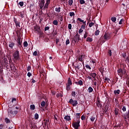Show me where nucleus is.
<instances>
[{"mask_svg":"<svg viewBox=\"0 0 129 129\" xmlns=\"http://www.w3.org/2000/svg\"><path fill=\"white\" fill-rule=\"evenodd\" d=\"M69 103H70V104H72L73 106L75 107L77 106V104H78V102L77 100H73V99H70L69 101Z\"/></svg>","mask_w":129,"mask_h":129,"instance_id":"20e7f679","label":"nucleus"},{"mask_svg":"<svg viewBox=\"0 0 129 129\" xmlns=\"http://www.w3.org/2000/svg\"><path fill=\"white\" fill-rule=\"evenodd\" d=\"M80 3L81 5H84L85 1L84 0H80Z\"/></svg>","mask_w":129,"mask_h":129,"instance_id":"5fc2aeb1","label":"nucleus"},{"mask_svg":"<svg viewBox=\"0 0 129 129\" xmlns=\"http://www.w3.org/2000/svg\"><path fill=\"white\" fill-rule=\"evenodd\" d=\"M97 101H96V105L98 107H100V108H101V107H102V104H101V103H100V100H99V98H97Z\"/></svg>","mask_w":129,"mask_h":129,"instance_id":"9b49d317","label":"nucleus"},{"mask_svg":"<svg viewBox=\"0 0 129 129\" xmlns=\"http://www.w3.org/2000/svg\"><path fill=\"white\" fill-rule=\"evenodd\" d=\"M6 61L7 60H6V59H3L2 60H1L0 65H1L2 68H4V64H5V63H6Z\"/></svg>","mask_w":129,"mask_h":129,"instance_id":"a211bd4d","label":"nucleus"},{"mask_svg":"<svg viewBox=\"0 0 129 129\" xmlns=\"http://www.w3.org/2000/svg\"><path fill=\"white\" fill-rule=\"evenodd\" d=\"M72 96H74V97H75V95H76V92L75 91H72Z\"/></svg>","mask_w":129,"mask_h":129,"instance_id":"6e6d98bb","label":"nucleus"},{"mask_svg":"<svg viewBox=\"0 0 129 129\" xmlns=\"http://www.w3.org/2000/svg\"><path fill=\"white\" fill-rule=\"evenodd\" d=\"M93 26H94V23L91 22L89 24V28H91Z\"/></svg>","mask_w":129,"mask_h":129,"instance_id":"de8ad7c7","label":"nucleus"},{"mask_svg":"<svg viewBox=\"0 0 129 129\" xmlns=\"http://www.w3.org/2000/svg\"><path fill=\"white\" fill-rule=\"evenodd\" d=\"M52 24L54 25V26H58V21L57 20H53Z\"/></svg>","mask_w":129,"mask_h":129,"instance_id":"cd10ccee","label":"nucleus"},{"mask_svg":"<svg viewBox=\"0 0 129 129\" xmlns=\"http://www.w3.org/2000/svg\"><path fill=\"white\" fill-rule=\"evenodd\" d=\"M125 74H126V71H125V69H124L122 72L121 77H122V76H123V75H125Z\"/></svg>","mask_w":129,"mask_h":129,"instance_id":"c85d7f7f","label":"nucleus"},{"mask_svg":"<svg viewBox=\"0 0 129 129\" xmlns=\"http://www.w3.org/2000/svg\"><path fill=\"white\" fill-rule=\"evenodd\" d=\"M49 30H50V27H49V26H46L44 28V32L49 31Z\"/></svg>","mask_w":129,"mask_h":129,"instance_id":"a18cd8bd","label":"nucleus"},{"mask_svg":"<svg viewBox=\"0 0 129 129\" xmlns=\"http://www.w3.org/2000/svg\"><path fill=\"white\" fill-rule=\"evenodd\" d=\"M37 53H38V52H37V51H34V52L33 53V56H37Z\"/></svg>","mask_w":129,"mask_h":129,"instance_id":"0e129e2a","label":"nucleus"},{"mask_svg":"<svg viewBox=\"0 0 129 129\" xmlns=\"http://www.w3.org/2000/svg\"><path fill=\"white\" fill-rule=\"evenodd\" d=\"M92 41H93V39H92V38L90 37H87V42H92Z\"/></svg>","mask_w":129,"mask_h":129,"instance_id":"ea45409f","label":"nucleus"},{"mask_svg":"<svg viewBox=\"0 0 129 129\" xmlns=\"http://www.w3.org/2000/svg\"><path fill=\"white\" fill-rule=\"evenodd\" d=\"M40 105H41V106H42V107H45V105H46V102H45L44 101H42L40 104Z\"/></svg>","mask_w":129,"mask_h":129,"instance_id":"58836bf2","label":"nucleus"},{"mask_svg":"<svg viewBox=\"0 0 129 129\" xmlns=\"http://www.w3.org/2000/svg\"><path fill=\"white\" fill-rule=\"evenodd\" d=\"M75 83L76 85H80V86L83 85V82L81 80H80L78 82H75Z\"/></svg>","mask_w":129,"mask_h":129,"instance_id":"f3484780","label":"nucleus"},{"mask_svg":"<svg viewBox=\"0 0 129 129\" xmlns=\"http://www.w3.org/2000/svg\"><path fill=\"white\" fill-rule=\"evenodd\" d=\"M85 26H86L85 25H82L81 27V29H83V30H85Z\"/></svg>","mask_w":129,"mask_h":129,"instance_id":"69168bd1","label":"nucleus"},{"mask_svg":"<svg viewBox=\"0 0 129 129\" xmlns=\"http://www.w3.org/2000/svg\"><path fill=\"white\" fill-rule=\"evenodd\" d=\"M8 112V114H11V115H13L14 116L16 115V114H18V110H16V108H15V106H14L12 107H9Z\"/></svg>","mask_w":129,"mask_h":129,"instance_id":"f03ea898","label":"nucleus"},{"mask_svg":"<svg viewBox=\"0 0 129 129\" xmlns=\"http://www.w3.org/2000/svg\"><path fill=\"white\" fill-rule=\"evenodd\" d=\"M49 122V119L48 120H45V121L44 122V125L45 126L48 127V123Z\"/></svg>","mask_w":129,"mask_h":129,"instance_id":"37998d69","label":"nucleus"},{"mask_svg":"<svg viewBox=\"0 0 129 129\" xmlns=\"http://www.w3.org/2000/svg\"><path fill=\"white\" fill-rule=\"evenodd\" d=\"M34 29L35 31V32H37V33H40L41 27H40V26H36L34 27Z\"/></svg>","mask_w":129,"mask_h":129,"instance_id":"2eb2a0df","label":"nucleus"},{"mask_svg":"<svg viewBox=\"0 0 129 129\" xmlns=\"http://www.w3.org/2000/svg\"><path fill=\"white\" fill-rule=\"evenodd\" d=\"M124 22V20L123 19H121L120 21L119 22V25H122Z\"/></svg>","mask_w":129,"mask_h":129,"instance_id":"a19ab883","label":"nucleus"},{"mask_svg":"<svg viewBox=\"0 0 129 129\" xmlns=\"http://www.w3.org/2000/svg\"><path fill=\"white\" fill-rule=\"evenodd\" d=\"M13 22L15 23V26L17 27V28H21V22L18 21L17 18L14 17Z\"/></svg>","mask_w":129,"mask_h":129,"instance_id":"39448f33","label":"nucleus"},{"mask_svg":"<svg viewBox=\"0 0 129 129\" xmlns=\"http://www.w3.org/2000/svg\"><path fill=\"white\" fill-rule=\"evenodd\" d=\"M119 111V109H118L117 108H115L114 109V112L115 115H118V112Z\"/></svg>","mask_w":129,"mask_h":129,"instance_id":"393cba45","label":"nucleus"},{"mask_svg":"<svg viewBox=\"0 0 129 129\" xmlns=\"http://www.w3.org/2000/svg\"><path fill=\"white\" fill-rule=\"evenodd\" d=\"M74 16H75V13L74 12L70 13V17H74Z\"/></svg>","mask_w":129,"mask_h":129,"instance_id":"3c124183","label":"nucleus"},{"mask_svg":"<svg viewBox=\"0 0 129 129\" xmlns=\"http://www.w3.org/2000/svg\"><path fill=\"white\" fill-rule=\"evenodd\" d=\"M81 67H82V63H81V62H79L77 64V66L75 67V69H76V70H77V69H78V70H79L80 68H81Z\"/></svg>","mask_w":129,"mask_h":129,"instance_id":"ddd939ff","label":"nucleus"},{"mask_svg":"<svg viewBox=\"0 0 129 129\" xmlns=\"http://www.w3.org/2000/svg\"><path fill=\"white\" fill-rule=\"evenodd\" d=\"M123 70L121 69H119L118 70H117V72L118 73V75H119V76H121V74H122V71Z\"/></svg>","mask_w":129,"mask_h":129,"instance_id":"6ab92c4d","label":"nucleus"},{"mask_svg":"<svg viewBox=\"0 0 129 129\" xmlns=\"http://www.w3.org/2000/svg\"><path fill=\"white\" fill-rule=\"evenodd\" d=\"M56 96L57 98H58V97H60H60H63V94L57 93Z\"/></svg>","mask_w":129,"mask_h":129,"instance_id":"4c0bfd02","label":"nucleus"},{"mask_svg":"<svg viewBox=\"0 0 129 129\" xmlns=\"http://www.w3.org/2000/svg\"><path fill=\"white\" fill-rule=\"evenodd\" d=\"M128 110L125 113H124L122 114L123 118H124L125 121H126V119L129 120V106H128Z\"/></svg>","mask_w":129,"mask_h":129,"instance_id":"7ed1b4c3","label":"nucleus"},{"mask_svg":"<svg viewBox=\"0 0 129 129\" xmlns=\"http://www.w3.org/2000/svg\"><path fill=\"white\" fill-rule=\"evenodd\" d=\"M114 93L116 95L117 94H119L120 93V90H117L114 91Z\"/></svg>","mask_w":129,"mask_h":129,"instance_id":"c756f323","label":"nucleus"},{"mask_svg":"<svg viewBox=\"0 0 129 129\" xmlns=\"http://www.w3.org/2000/svg\"><path fill=\"white\" fill-rule=\"evenodd\" d=\"M105 40H109L111 38V33H105L104 35Z\"/></svg>","mask_w":129,"mask_h":129,"instance_id":"1a4fd4ad","label":"nucleus"},{"mask_svg":"<svg viewBox=\"0 0 129 129\" xmlns=\"http://www.w3.org/2000/svg\"><path fill=\"white\" fill-rule=\"evenodd\" d=\"M96 73H92L90 74V76L93 77V78H95L96 77Z\"/></svg>","mask_w":129,"mask_h":129,"instance_id":"7c9ffc66","label":"nucleus"},{"mask_svg":"<svg viewBox=\"0 0 129 129\" xmlns=\"http://www.w3.org/2000/svg\"><path fill=\"white\" fill-rule=\"evenodd\" d=\"M80 22L81 23H83V25H85V26H86V21H84V20H82V19H81V18H78L77 19V23H78V22Z\"/></svg>","mask_w":129,"mask_h":129,"instance_id":"4468645a","label":"nucleus"},{"mask_svg":"<svg viewBox=\"0 0 129 129\" xmlns=\"http://www.w3.org/2000/svg\"><path fill=\"white\" fill-rule=\"evenodd\" d=\"M105 113H106V114H107L108 113V108H107V109L105 108Z\"/></svg>","mask_w":129,"mask_h":129,"instance_id":"e2e57ef3","label":"nucleus"},{"mask_svg":"<svg viewBox=\"0 0 129 129\" xmlns=\"http://www.w3.org/2000/svg\"><path fill=\"white\" fill-rule=\"evenodd\" d=\"M67 84L69 85H72V81H71V78H69L68 80V83Z\"/></svg>","mask_w":129,"mask_h":129,"instance_id":"b1692460","label":"nucleus"},{"mask_svg":"<svg viewBox=\"0 0 129 129\" xmlns=\"http://www.w3.org/2000/svg\"><path fill=\"white\" fill-rule=\"evenodd\" d=\"M88 35V32H87V31H86L85 33V34L84 35V39H86V38H87Z\"/></svg>","mask_w":129,"mask_h":129,"instance_id":"09e8293b","label":"nucleus"},{"mask_svg":"<svg viewBox=\"0 0 129 129\" xmlns=\"http://www.w3.org/2000/svg\"><path fill=\"white\" fill-rule=\"evenodd\" d=\"M99 33H100V31L99 30H97L95 31V36H98V35H99Z\"/></svg>","mask_w":129,"mask_h":129,"instance_id":"bf43d9fd","label":"nucleus"},{"mask_svg":"<svg viewBox=\"0 0 129 129\" xmlns=\"http://www.w3.org/2000/svg\"><path fill=\"white\" fill-rule=\"evenodd\" d=\"M82 57L83 56L82 55H80L79 56V61H81V62H82V61H83V60L82 59Z\"/></svg>","mask_w":129,"mask_h":129,"instance_id":"603ef678","label":"nucleus"},{"mask_svg":"<svg viewBox=\"0 0 129 129\" xmlns=\"http://www.w3.org/2000/svg\"><path fill=\"white\" fill-rule=\"evenodd\" d=\"M68 29H69V30H71V29H72V24H69V25H68Z\"/></svg>","mask_w":129,"mask_h":129,"instance_id":"13d9d810","label":"nucleus"},{"mask_svg":"<svg viewBox=\"0 0 129 129\" xmlns=\"http://www.w3.org/2000/svg\"><path fill=\"white\" fill-rule=\"evenodd\" d=\"M111 54H112L111 50H108V56H111Z\"/></svg>","mask_w":129,"mask_h":129,"instance_id":"680f3d73","label":"nucleus"},{"mask_svg":"<svg viewBox=\"0 0 129 129\" xmlns=\"http://www.w3.org/2000/svg\"><path fill=\"white\" fill-rule=\"evenodd\" d=\"M76 119H74L75 121H80V113L76 114Z\"/></svg>","mask_w":129,"mask_h":129,"instance_id":"f8f14e48","label":"nucleus"},{"mask_svg":"<svg viewBox=\"0 0 129 129\" xmlns=\"http://www.w3.org/2000/svg\"><path fill=\"white\" fill-rule=\"evenodd\" d=\"M76 122H73L72 123V126L74 128H79L80 126V121H76Z\"/></svg>","mask_w":129,"mask_h":129,"instance_id":"423d86ee","label":"nucleus"},{"mask_svg":"<svg viewBox=\"0 0 129 129\" xmlns=\"http://www.w3.org/2000/svg\"><path fill=\"white\" fill-rule=\"evenodd\" d=\"M34 119H39V114L36 113L34 114Z\"/></svg>","mask_w":129,"mask_h":129,"instance_id":"c9c22d12","label":"nucleus"},{"mask_svg":"<svg viewBox=\"0 0 129 129\" xmlns=\"http://www.w3.org/2000/svg\"><path fill=\"white\" fill-rule=\"evenodd\" d=\"M31 66H29L27 67V71H30V70H31Z\"/></svg>","mask_w":129,"mask_h":129,"instance_id":"338daca9","label":"nucleus"},{"mask_svg":"<svg viewBox=\"0 0 129 129\" xmlns=\"http://www.w3.org/2000/svg\"><path fill=\"white\" fill-rule=\"evenodd\" d=\"M64 118L66 119V120H68V121H70V120H71V118H70V116L69 115L64 116Z\"/></svg>","mask_w":129,"mask_h":129,"instance_id":"5701e85b","label":"nucleus"},{"mask_svg":"<svg viewBox=\"0 0 129 129\" xmlns=\"http://www.w3.org/2000/svg\"><path fill=\"white\" fill-rule=\"evenodd\" d=\"M15 45H16V43H15V42H12V41H9V47L12 50H13V49H14V47H15Z\"/></svg>","mask_w":129,"mask_h":129,"instance_id":"9d476101","label":"nucleus"},{"mask_svg":"<svg viewBox=\"0 0 129 129\" xmlns=\"http://www.w3.org/2000/svg\"><path fill=\"white\" fill-rule=\"evenodd\" d=\"M19 17H21L22 18H25V13L24 12H21L19 13Z\"/></svg>","mask_w":129,"mask_h":129,"instance_id":"412c9836","label":"nucleus"},{"mask_svg":"<svg viewBox=\"0 0 129 129\" xmlns=\"http://www.w3.org/2000/svg\"><path fill=\"white\" fill-rule=\"evenodd\" d=\"M55 12H56V13H60V12H61V8L60 7L55 8Z\"/></svg>","mask_w":129,"mask_h":129,"instance_id":"a878e982","label":"nucleus"},{"mask_svg":"<svg viewBox=\"0 0 129 129\" xmlns=\"http://www.w3.org/2000/svg\"><path fill=\"white\" fill-rule=\"evenodd\" d=\"M70 85L66 84V89L67 91H69L70 90Z\"/></svg>","mask_w":129,"mask_h":129,"instance_id":"473e14b6","label":"nucleus"},{"mask_svg":"<svg viewBox=\"0 0 129 129\" xmlns=\"http://www.w3.org/2000/svg\"><path fill=\"white\" fill-rule=\"evenodd\" d=\"M5 120L6 123H11V120H10L8 118H5Z\"/></svg>","mask_w":129,"mask_h":129,"instance_id":"f704fd0d","label":"nucleus"},{"mask_svg":"<svg viewBox=\"0 0 129 129\" xmlns=\"http://www.w3.org/2000/svg\"><path fill=\"white\" fill-rule=\"evenodd\" d=\"M30 109H31V110H34L35 109V105L32 104L30 105Z\"/></svg>","mask_w":129,"mask_h":129,"instance_id":"c03bdc74","label":"nucleus"},{"mask_svg":"<svg viewBox=\"0 0 129 129\" xmlns=\"http://www.w3.org/2000/svg\"><path fill=\"white\" fill-rule=\"evenodd\" d=\"M99 71L101 73L102 75L103 74V72L104 71V68L100 67L99 69Z\"/></svg>","mask_w":129,"mask_h":129,"instance_id":"4be33fe9","label":"nucleus"},{"mask_svg":"<svg viewBox=\"0 0 129 129\" xmlns=\"http://www.w3.org/2000/svg\"><path fill=\"white\" fill-rule=\"evenodd\" d=\"M28 41H25L23 42L24 47H27L28 46Z\"/></svg>","mask_w":129,"mask_h":129,"instance_id":"79ce46f5","label":"nucleus"},{"mask_svg":"<svg viewBox=\"0 0 129 129\" xmlns=\"http://www.w3.org/2000/svg\"><path fill=\"white\" fill-rule=\"evenodd\" d=\"M20 51L18 50H16L13 53V60L14 62H17V61H20Z\"/></svg>","mask_w":129,"mask_h":129,"instance_id":"f257e3e1","label":"nucleus"},{"mask_svg":"<svg viewBox=\"0 0 129 129\" xmlns=\"http://www.w3.org/2000/svg\"><path fill=\"white\" fill-rule=\"evenodd\" d=\"M58 22H62L63 21V16H59L58 17Z\"/></svg>","mask_w":129,"mask_h":129,"instance_id":"e433bc0d","label":"nucleus"},{"mask_svg":"<svg viewBox=\"0 0 129 129\" xmlns=\"http://www.w3.org/2000/svg\"><path fill=\"white\" fill-rule=\"evenodd\" d=\"M21 44H23V40H22L21 37H19L17 39V45H20Z\"/></svg>","mask_w":129,"mask_h":129,"instance_id":"dca6fc26","label":"nucleus"},{"mask_svg":"<svg viewBox=\"0 0 129 129\" xmlns=\"http://www.w3.org/2000/svg\"><path fill=\"white\" fill-rule=\"evenodd\" d=\"M125 62H127L129 64V58L128 57H127L126 59H125Z\"/></svg>","mask_w":129,"mask_h":129,"instance_id":"774afa93","label":"nucleus"},{"mask_svg":"<svg viewBox=\"0 0 129 129\" xmlns=\"http://www.w3.org/2000/svg\"><path fill=\"white\" fill-rule=\"evenodd\" d=\"M49 5H50V3L46 2L44 7H43V10L45 11L46 9H48L49 7Z\"/></svg>","mask_w":129,"mask_h":129,"instance_id":"aec40b11","label":"nucleus"},{"mask_svg":"<svg viewBox=\"0 0 129 129\" xmlns=\"http://www.w3.org/2000/svg\"><path fill=\"white\" fill-rule=\"evenodd\" d=\"M7 64H8V60H6V61L3 64V68H6V66H7Z\"/></svg>","mask_w":129,"mask_h":129,"instance_id":"4d7b16f0","label":"nucleus"},{"mask_svg":"<svg viewBox=\"0 0 129 129\" xmlns=\"http://www.w3.org/2000/svg\"><path fill=\"white\" fill-rule=\"evenodd\" d=\"M69 5L70 6H71L72 5H73V0H69Z\"/></svg>","mask_w":129,"mask_h":129,"instance_id":"49530a36","label":"nucleus"},{"mask_svg":"<svg viewBox=\"0 0 129 129\" xmlns=\"http://www.w3.org/2000/svg\"><path fill=\"white\" fill-rule=\"evenodd\" d=\"M111 20L113 23H115V22H116V18L115 17H111Z\"/></svg>","mask_w":129,"mask_h":129,"instance_id":"72a5a7b5","label":"nucleus"},{"mask_svg":"<svg viewBox=\"0 0 129 129\" xmlns=\"http://www.w3.org/2000/svg\"><path fill=\"white\" fill-rule=\"evenodd\" d=\"M23 44H17L18 47L19 48L20 50H22V48H23Z\"/></svg>","mask_w":129,"mask_h":129,"instance_id":"8fccbe9b","label":"nucleus"},{"mask_svg":"<svg viewBox=\"0 0 129 129\" xmlns=\"http://www.w3.org/2000/svg\"><path fill=\"white\" fill-rule=\"evenodd\" d=\"M44 6H45V0H39V7L40 10H43Z\"/></svg>","mask_w":129,"mask_h":129,"instance_id":"6e6552de","label":"nucleus"},{"mask_svg":"<svg viewBox=\"0 0 129 129\" xmlns=\"http://www.w3.org/2000/svg\"><path fill=\"white\" fill-rule=\"evenodd\" d=\"M80 41V35L78 33H77L74 36L73 42L77 43V42H79Z\"/></svg>","mask_w":129,"mask_h":129,"instance_id":"0eeeda50","label":"nucleus"},{"mask_svg":"<svg viewBox=\"0 0 129 129\" xmlns=\"http://www.w3.org/2000/svg\"><path fill=\"white\" fill-rule=\"evenodd\" d=\"M88 91L89 93H91V92H92L93 91V88H92V87H89Z\"/></svg>","mask_w":129,"mask_h":129,"instance_id":"2f4dec72","label":"nucleus"},{"mask_svg":"<svg viewBox=\"0 0 129 129\" xmlns=\"http://www.w3.org/2000/svg\"><path fill=\"white\" fill-rule=\"evenodd\" d=\"M121 109L122 110L123 112H125V111H126V107H125V106L121 107Z\"/></svg>","mask_w":129,"mask_h":129,"instance_id":"bb28decb","label":"nucleus"},{"mask_svg":"<svg viewBox=\"0 0 129 129\" xmlns=\"http://www.w3.org/2000/svg\"><path fill=\"white\" fill-rule=\"evenodd\" d=\"M91 121H94V120H95V117H91L90 118Z\"/></svg>","mask_w":129,"mask_h":129,"instance_id":"864d4df0","label":"nucleus"},{"mask_svg":"<svg viewBox=\"0 0 129 129\" xmlns=\"http://www.w3.org/2000/svg\"><path fill=\"white\" fill-rule=\"evenodd\" d=\"M19 5L20 6V7H23L24 6V2H20L19 3Z\"/></svg>","mask_w":129,"mask_h":129,"instance_id":"052dcab7","label":"nucleus"}]
</instances>
